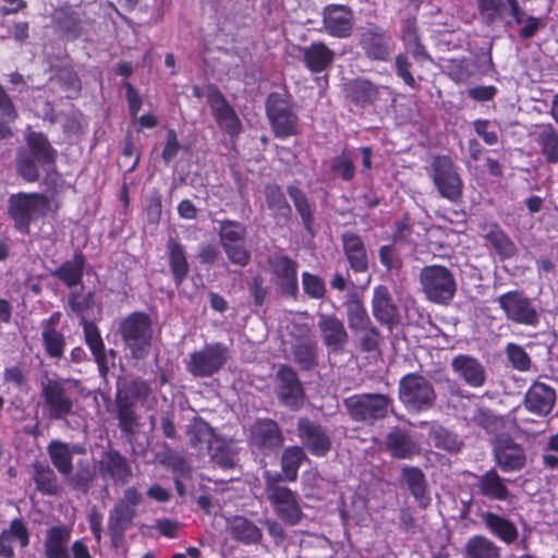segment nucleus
I'll return each instance as SVG.
<instances>
[{
    "instance_id": "nucleus-25",
    "label": "nucleus",
    "mask_w": 558,
    "mask_h": 558,
    "mask_svg": "<svg viewBox=\"0 0 558 558\" xmlns=\"http://www.w3.org/2000/svg\"><path fill=\"white\" fill-rule=\"evenodd\" d=\"M250 440L252 446L267 453L283 445V435L274 420L265 418L254 423Z\"/></svg>"
},
{
    "instance_id": "nucleus-12",
    "label": "nucleus",
    "mask_w": 558,
    "mask_h": 558,
    "mask_svg": "<svg viewBox=\"0 0 558 558\" xmlns=\"http://www.w3.org/2000/svg\"><path fill=\"white\" fill-rule=\"evenodd\" d=\"M496 302L508 320L527 327H536L539 324V313L535 304L522 291L502 293Z\"/></svg>"
},
{
    "instance_id": "nucleus-52",
    "label": "nucleus",
    "mask_w": 558,
    "mask_h": 558,
    "mask_svg": "<svg viewBox=\"0 0 558 558\" xmlns=\"http://www.w3.org/2000/svg\"><path fill=\"white\" fill-rule=\"evenodd\" d=\"M219 238L221 245L245 242V227L234 220L219 221Z\"/></svg>"
},
{
    "instance_id": "nucleus-3",
    "label": "nucleus",
    "mask_w": 558,
    "mask_h": 558,
    "mask_svg": "<svg viewBox=\"0 0 558 558\" xmlns=\"http://www.w3.org/2000/svg\"><path fill=\"white\" fill-rule=\"evenodd\" d=\"M265 492L276 514L289 525H295L302 518V510L296 495L282 485V475L264 471Z\"/></svg>"
},
{
    "instance_id": "nucleus-19",
    "label": "nucleus",
    "mask_w": 558,
    "mask_h": 558,
    "mask_svg": "<svg viewBox=\"0 0 558 558\" xmlns=\"http://www.w3.org/2000/svg\"><path fill=\"white\" fill-rule=\"evenodd\" d=\"M354 15L351 8L343 4H329L323 11L325 32L336 38H348L353 32Z\"/></svg>"
},
{
    "instance_id": "nucleus-18",
    "label": "nucleus",
    "mask_w": 558,
    "mask_h": 558,
    "mask_svg": "<svg viewBox=\"0 0 558 558\" xmlns=\"http://www.w3.org/2000/svg\"><path fill=\"white\" fill-rule=\"evenodd\" d=\"M268 265L275 276L278 290L287 296H296L299 292L298 264L290 257L281 254L268 258Z\"/></svg>"
},
{
    "instance_id": "nucleus-47",
    "label": "nucleus",
    "mask_w": 558,
    "mask_h": 558,
    "mask_svg": "<svg viewBox=\"0 0 558 558\" xmlns=\"http://www.w3.org/2000/svg\"><path fill=\"white\" fill-rule=\"evenodd\" d=\"M169 263L177 284H180L189 272V264L182 246L173 239L168 241Z\"/></svg>"
},
{
    "instance_id": "nucleus-26",
    "label": "nucleus",
    "mask_w": 558,
    "mask_h": 558,
    "mask_svg": "<svg viewBox=\"0 0 558 558\" xmlns=\"http://www.w3.org/2000/svg\"><path fill=\"white\" fill-rule=\"evenodd\" d=\"M99 473L102 478L111 480L114 484L123 486L132 477V469L125 457L117 450H110L101 456Z\"/></svg>"
},
{
    "instance_id": "nucleus-34",
    "label": "nucleus",
    "mask_w": 558,
    "mask_h": 558,
    "mask_svg": "<svg viewBox=\"0 0 558 558\" xmlns=\"http://www.w3.org/2000/svg\"><path fill=\"white\" fill-rule=\"evenodd\" d=\"M481 518L486 529L502 542L512 544L518 538V529L510 520L493 512H484Z\"/></svg>"
},
{
    "instance_id": "nucleus-27",
    "label": "nucleus",
    "mask_w": 558,
    "mask_h": 558,
    "mask_svg": "<svg viewBox=\"0 0 558 558\" xmlns=\"http://www.w3.org/2000/svg\"><path fill=\"white\" fill-rule=\"evenodd\" d=\"M556 401L555 390L544 384L534 383L525 393L524 404L525 408L537 415L545 416L551 410Z\"/></svg>"
},
{
    "instance_id": "nucleus-49",
    "label": "nucleus",
    "mask_w": 558,
    "mask_h": 558,
    "mask_svg": "<svg viewBox=\"0 0 558 558\" xmlns=\"http://www.w3.org/2000/svg\"><path fill=\"white\" fill-rule=\"evenodd\" d=\"M265 196L267 206L274 211L275 217L283 219L290 217L291 207L278 185H267L265 187Z\"/></svg>"
},
{
    "instance_id": "nucleus-22",
    "label": "nucleus",
    "mask_w": 558,
    "mask_h": 558,
    "mask_svg": "<svg viewBox=\"0 0 558 558\" xmlns=\"http://www.w3.org/2000/svg\"><path fill=\"white\" fill-rule=\"evenodd\" d=\"M206 97L219 126L230 135L238 134L241 130L240 119L223 95L216 87L208 86Z\"/></svg>"
},
{
    "instance_id": "nucleus-30",
    "label": "nucleus",
    "mask_w": 558,
    "mask_h": 558,
    "mask_svg": "<svg viewBox=\"0 0 558 558\" xmlns=\"http://www.w3.org/2000/svg\"><path fill=\"white\" fill-rule=\"evenodd\" d=\"M341 241L350 267L355 272L366 271L368 260L366 250L361 238L351 231H347L341 235Z\"/></svg>"
},
{
    "instance_id": "nucleus-11",
    "label": "nucleus",
    "mask_w": 558,
    "mask_h": 558,
    "mask_svg": "<svg viewBox=\"0 0 558 558\" xmlns=\"http://www.w3.org/2000/svg\"><path fill=\"white\" fill-rule=\"evenodd\" d=\"M427 171L444 198L452 203L461 198L463 182L451 158L448 156L435 157Z\"/></svg>"
},
{
    "instance_id": "nucleus-62",
    "label": "nucleus",
    "mask_w": 558,
    "mask_h": 558,
    "mask_svg": "<svg viewBox=\"0 0 558 558\" xmlns=\"http://www.w3.org/2000/svg\"><path fill=\"white\" fill-rule=\"evenodd\" d=\"M245 242L234 243V244H226L222 246L226 255L232 264L239 266H246L250 262L251 254L246 250Z\"/></svg>"
},
{
    "instance_id": "nucleus-64",
    "label": "nucleus",
    "mask_w": 558,
    "mask_h": 558,
    "mask_svg": "<svg viewBox=\"0 0 558 558\" xmlns=\"http://www.w3.org/2000/svg\"><path fill=\"white\" fill-rule=\"evenodd\" d=\"M395 64H396V71H397L398 76L401 77L402 81L408 86L415 88L416 82H415L414 76L411 73V63L409 61V58L405 54L400 53V54L396 56Z\"/></svg>"
},
{
    "instance_id": "nucleus-39",
    "label": "nucleus",
    "mask_w": 558,
    "mask_h": 558,
    "mask_svg": "<svg viewBox=\"0 0 558 558\" xmlns=\"http://www.w3.org/2000/svg\"><path fill=\"white\" fill-rule=\"evenodd\" d=\"M428 437L436 448L450 453L459 452L463 446V441L456 433L437 423H432Z\"/></svg>"
},
{
    "instance_id": "nucleus-32",
    "label": "nucleus",
    "mask_w": 558,
    "mask_h": 558,
    "mask_svg": "<svg viewBox=\"0 0 558 558\" xmlns=\"http://www.w3.org/2000/svg\"><path fill=\"white\" fill-rule=\"evenodd\" d=\"M85 263L86 259L83 253L76 251L72 259L63 262L51 271V275L69 288L76 287L82 282Z\"/></svg>"
},
{
    "instance_id": "nucleus-7",
    "label": "nucleus",
    "mask_w": 558,
    "mask_h": 558,
    "mask_svg": "<svg viewBox=\"0 0 558 558\" xmlns=\"http://www.w3.org/2000/svg\"><path fill=\"white\" fill-rule=\"evenodd\" d=\"M120 333L134 359L142 360L148 355L153 327L147 314L135 312L125 317L120 324Z\"/></svg>"
},
{
    "instance_id": "nucleus-55",
    "label": "nucleus",
    "mask_w": 558,
    "mask_h": 558,
    "mask_svg": "<svg viewBox=\"0 0 558 558\" xmlns=\"http://www.w3.org/2000/svg\"><path fill=\"white\" fill-rule=\"evenodd\" d=\"M39 167L37 160L24 149L17 153L16 168L19 174L27 182H36L39 179Z\"/></svg>"
},
{
    "instance_id": "nucleus-60",
    "label": "nucleus",
    "mask_w": 558,
    "mask_h": 558,
    "mask_svg": "<svg viewBox=\"0 0 558 558\" xmlns=\"http://www.w3.org/2000/svg\"><path fill=\"white\" fill-rule=\"evenodd\" d=\"M302 286L304 292L312 299H322L326 293L324 280L311 272L302 274Z\"/></svg>"
},
{
    "instance_id": "nucleus-41",
    "label": "nucleus",
    "mask_w": 558,
    "mask_h": 558,
    "mask_svg": "<svg viewBox=\"0 0 558 558\" xmlns=\"http://www.w3.org/2000/svg\"><path fill=\"white\" fill-rule=\"evenodd\" d=\"M345 315L351 331H356L372 323L362 299L351 294L344 302Z\"/></svg>"
},
{
    "instance_id": "nucleus-37",
    "label": "nucleus",
    "mask_w": 558,
    "mask_h": 558,
    "mask_svg": "<svg viewBox=\"0 0 558 558\" xmlns=\"http://www.w3.org/2000/svg\"><path fill=\"white\" fill-rule=\"evenodd\" d=\"M70 530L56 526L47 532L45 541V553L48 558H70L68 544L70 542Z\"/></svg>"
},
{
    "instance_id": "nucleus-44",
    "label": "nucleus",
    "mask_w": 558,
    "mask_h": 558,
    "mask_svg": "<svg viewBox=\"0 0 558 558\" xmlns=\"http://www.w3.org/2000/svg\"><path fill=\"white\" fill-rule=\"evenodd\" d=\"M293 356L303 369H311L317 365V345L308 338H301L293 344Z\"/></svg>"
},
{
    "instance_id": "nucleus-20",
    "label": "nucleus",
    "mask_w": 558,
    "mask_h": 558,
    "mask_svg": "<svg viewBox=\"0 0 558 558\" xmlns=\"http://www.w3.org/2000/svg\"><path fill=\"white\" fill-rule=\"evenodd\" d=\"M372 313L374 318L389 330L400 324V311L386 286H377L373 290Z\"/></svg>"
},
{
    "instance_id": "nucleus-36",
    "label": "nucleus",
    "mask_w": 558,
    "mask_h": 558,
    "mask_svg": "<svg viewBox=\"0 0 558 558\" xmlns=\"http://www.w3.org/2000/svg\"><path fill=\"white\" fill-rule=\"evenodd\" d=\"M47 453L61 475L68 476L73 472V450L68 442L51 440L47 446Z\"/></svg>"
},
{
    "instance_id": "nucleus-48",
    "label": "nucleus",
    "mask_w": 558,
    "mask_h": 558,
    "mask_svg": "<svg viewBox=\"0 0 558 558\" xmlns=\"http://www.w3.org/2000/svg\"><path fill=\"white\" fill-rule=\"evenodd\" d=\"M486 239L502 259L511 258L518 252L513 241L498 226L489 230Z\"/></svg>"
},
{
    "instance_id": "nucleus-58",
    "label": "nucleus",
    "mask_w": 558,
    "mask_h": 558,
    "mask_svg": "<svg viewBox=\"0 0 558 558\" xmlns=\"http://www.w3.org/2000/svg\"><path fill=\"white\" fill-rule=\"evenodd\" d=\"M93 475V471L88 465H80L75 473L64 476V481L71 489L87 493Z\"/></svg>"
},
{
    "instance_id": "nucleus-17",
    "label": "nucleus",
    "mask_w": 558,
    "mask_h": 558,
    "mask_svg": "<svg viewBox=\"0 0 558 558\" xmlns=\"http://www.w3.org/2000/svg\"><path fill=\"white\" fill-rule=\"evenodd\" d=\"M298 436L307 450L317 457H325L331 449V437L326 427L301 417L296 425Z\"/></svg>"
},
{
    "instance_id": "nucleus-15",
    "label": "nucleus",
    "mask_w": 558,
    "mask_h": 558,
    "mask_svg": "<svg viewBox=\"0 0 558 558\" xmlns=\"http://www.w3.org/2000/svg\"><path fill=\"white\" fill-rule=\"evenodd\" d=\"M317 328L329 353L343 351L349 342V332L341 318L335 313H318Z\"/></svg>"
},
{
    "instance_id": "nucleus-59",
    "label": "nucleus",
    "mask_w": 558,
    "mask_h": 558,
    "mask_svg": "<svg viewBox=\"0 0 558 558\" xmlns=\"http://www.w3.org/2000/svg\"><path fill=\"white\" fill-rule=\"evenodd\" d=\"M507 356L511 365L521 372H525L531 366V359L525 350L515 343H509L506 348Z\"/></svg>"
},
{
    "instance_id": "nucleus-57",
    "label": "nucleus",
    "mask_w": 558,
    "mask_h": 558,
    "mask_svg": "<svg viewBox=\"0 0 558 558\" xmlns=\"http://www.w3.org/2000/svg\"><path fill=\"white\" fill-rule=\"evenodd\" d=\"M161 463L171 469L178 477H186L191 475L192 468L186 459L177 451L169 450L161 459Z\"/></svg>"
},
{
    "instance_id": "nucleus-61",
    "label": "nucleus",
    "mask_w": 558,
    "mask_h": 558,
    "mask_svg": "<svg viewBox=\"0 0 558 558\" xmlns=\"http://www.w3.org/2000/svg\"><path fill=\"white\" fill-rule=\"evenodd\" d=\"M211 459L216 464L223 469L234 468L238 461L236 452L226 445L214 448Z\"/></svg>"
},
{
    "instance_id": "nucleus-45",
    "label": "nucleus",
    "mask_w": 558,
    "mask_h": 558,
    "mask_svg": "<svg viewBox=\"0 0 558 558\" xmlns=\"http://www.w3.org/2000/svg\"><path fill=\"white\" fill-rule=\"evenodd\" d=\"M307 457L303 448L299 446H291L283 450L281 457L282 474L287 481L294 482L298 477V471L301 463Z\"/></svg>"
},
{
    "instance_id": "nucleus-8",
    "label": "nucleus",
    "mask_w": 558,
    "mask_h": 558,
    "mask_svg": "<svg viewBox=\"0 0 558 558\" xmlns=\"http://www.w3.org/2000/svg\"><path fill=\"white\" fill-rule=\"evenodd\" d=\"M231 356L230 347L222 342L206 343L192 352L185 362L186 371L197 378H207L217 374Z\"/></svg>"
},
{
    "instance_id": "nucleus-46",
    "label": "nucleus",
    "mask_w": 558,
    "mask_h": 558,
    "mask_svg": "<svg viewBox=\"0 0 558 558\" xmlns=\"http://www.w3.org/2000/svg\"><path fill=\"white\" fill-rule=\"evenodd\" d=\"M509 5V15L512 16L518 25H522L519 34L522 38H531L541 27L539 19L526 15L520 8L518 0H507Z\"/></svg>"
},
{
    "instance_id": "nucleus-6",
    "label": "nucleus",
    "mask_w": 558,
    "mask_h": 558,
    "mask_svg": "<svg viewBox=\"0 0 558 558\" xmlns=\"http://www.w3.org/2000/svg\"><path fill=\"white\" fill-rule=\"evenodd\" d=\"M399 399L408 411L424 412L434 408L437 395L427 378L411 373L399 381Z\"/></svg>"
},
{
    "instance_id": "nucleus-54",
    "label": "nucleus",
    "mask_w": 558,
    "mask_h": 558,
    "mask_svg": "<svg viewBox=\"0 0 558 558\" xmlns=\"http://www.w3.org/2000/svg\"><path fill=\"white\" fill-rule=\"evenodd\" d=\"M352 332L356 337L359 348L362 351L373 352L378 349L380 342V331L373 323Z\"/></svg>"
},
{
    "instance_id": "nucleus-31",
    "label": "nucleus",
    "mask_w": 558,
    "mask_h": 558,
    "mask_svg": "<svg viewBox=\"0 0 558 558\" xmlns=\"http://www.w3.org/2000/svg\"><path fill=\"white\" fill-rule=\"evenodd\" d=\"M476 488L488 498L495 500H507L510 497L505 480L495 469H490L482 475H476Z\"/></svg>"
},
{
    "instance_id": "nucleus-23",
    "label": "nucleus",
    "mask_w": 558,
    "mask_h": 558,
    "mask_svg": "<svg viewBox=\"0 0 558 558\" xmlns=\"http://www.w3.org/2000/svg\"><path fill=\"white\" fill-rule=\"evenodd\" d=\"M494 457L496 464L504 472L519 471L526 463L524 449L508 436H501L496 440Z\"/></svg>"
},
{
    "instance_id": "nucleus-4",
    "label": "nucleus",
    "mask_w": 558,
    "mask_h": 558,
    "mask_svg": "<svg viewBox=\"0 0 558 558\" xmlns=\"http://www.w3.org/2000/svg\"><path fill=\"white\" fill-rule=\"evenodd\" d=\"M49 207V198L40 193H17L10 196L8 211L14 228L28 234L31 223L44 217Z\"/></svg>"
},
{
    "instance_id": "nucleus-13",
    "label": "nucleus",
    "mask_w": 558,
    "mask_h": 558,
    "mask_svg": "<svg viewBox=\"0 0 558 558\" xmlns=\"http://www.w3.org/2000/svg\"><path fill=\"white\" fill-rule=\"evenodd\" d=\"M275 393L279 403L290 410H299L305 401L303 386L294 369L280 365L275 376Z\"/></svg>"
},
{
    "instance_id": "nucleus-29",
    "label": "nucleus",
    "mask_w": 558,
    "mask_h": 558,
    "mask_svg": "<svg viewBox=\"0 0 558 558\" xmlns=\"http://www.w3.org/2000/svg\"><path fill=\"white\" fill-rule=\"evenodd\" d=\"M27 148L24 149L31 154L40 167L49 171L54 167L57 150L51 146L47 136L39 132H31L26 137Z\"/></svg>"
},
{
    "instance_id": "nucleus-14",
    "label": "nucleus",
    "mask_w": 558,
    "mask_h": 558,
    "mask_svg": "<svg viewBox=\"0 0 558 558\" xmlns=\"http://www.w3.org/2000/svg\"><path fill=\"white\" fill-rule=\"evenodd\" d=\"M267 116L277 137L286 138L296 134L298 117L290 104L279 94L269 95Z\"/></svg>"
},
{
    "instance_id": "nucleus-9",
    "label": "nucleus",
    "mask_w": 558,
    "mask_h": 558,
    "mask_svg": "<svg viewBox=\"0 0 558 558\" xmlns=\"http://www.w3.org/2000/svg\"><path fill=\"white\" fill-rule=\"evenodd\" d=\"M142 501L141 493L129 487L123 492V496L116 502L109 512L108 531L111 543L114 547H119L123 541L125 531L132 525L137 514L136 507Z\"/></svg>"
},
{
    "instance_id": "nucleus-51",
    "label": "nucleus",
    "mask_w": 558,
    "mask_h": 558,
    "mask_svg": "<svg viewBox=\"0 0 558 558\" xmlns=\"http://www.w3.org/2000/svg\"><path fill=\"white\" fill-rule=\"evenodd\" d=\"M379 94V88L366 80L354 81L350 86V95L354 102L365 106L373 104Z\"/></svg>"
},
{
    "instance_id": "nucleus-40",
    "label": "nucleus",
    "mask_w": 558,
    "mask_h": 558,
    "mask_svg": "<svg viewBox=\"0 0 558 558\" xmlns=\"http://www.w3.org/2000/svg\"><path fill=\"white\" fill-rule=\"evenodd\" d=\"M401 475L415 500L420 505L426 506L429 498L426 494V481L422 470L416 466H404Z\"/></svg>"
},
{
    "instance_id": "nucleus-16",
    "label": "nucleus",
    "mask_w": 558,
    "mask_h": 558,
    "mask_svg": "<svg viewBox=\"0 0 558 558\" xmlns=\"http://www.w3.org/2000/svg\"><path fill=\"white\" fill-rule=\"evenodd\" d=\"M453 374L466 386L478 389L487 381V369L483 362L471 354H457L450 361Z\"/></svg>"
},
{
    "instance_id": "nucleus-5",
    "label": "nucleus",
    "mask_w": 558,
    "mask_h": 558,
    "mask_svg": "<svg viewBox=\"0 0 558 558\" xmlns=\"http://www.w3.org/2000/svg\"><path fill=\"white\" fill-rule=\"evenodd\" d=\"M420 284L426 299L435 304H449L457 292L454 275L440 265L425 266L420 271Z\"/></svg>"
},
{
    "instance_id": "nucleus-10",
    "label": "nucleus",
    "mask_w": 558,
    "mask_h": 558,
    "mask_svg": "<svg viewBox=\"0 0 558 558\" xmlns=\"http://www.w3.org/2000/svg\"><path fill=\"white\" fill-rule=\"evenodd\" d=\"M68 379L45 376L40 380L43 414L49 421H62L73 414L74 401L65 390Z\"/></svg>"
},
{
    "instance_id": "nucleus-1",
    "label": "nucleus",
    "mask_w": 558,
    "mask_h": 558,
    "mask_svg": "<svg viewBox=\"0 0 558 558\" xmlns=\"http://www.w3.org/2000/svg\"><path fill=\"white\" fill-rule=\"evenodd\" d=\"M134 401L147 409L154 407L157 401L149 383L140 377L119 383L117 387L114 402L118 425L126 435H133L138 426Z\"/></svg>"
},
{
    "instance_id": "nucleus-35",
    "label": "nucleus",
    "mask_w": 558,
    "mask_h": 558,
    "mask_svg": "<svg viewBox=\"0 0 558 558\" xmlns=\"http://www.w3.org/2000/svg\"><path fill=\"white\" fill-rule=\"evenodd\" d=\"M335 52L324 43H313L303 49L306 66L315 73L326 70L333 61Z\"/></svg>"
},
{
    "instance_id": "nucleus-42",
    "label": "nucleus",
    "mask_w": 558,
    "mask_h": 558,
    "mask_svg": "<svg viewBox=\"0 0 558 558\" xmlns=\"http://www.w3.org/2000/svg\"><path fill=\"white\" fill-rule=\"evenodd\" d=\"M464 549L469 558H499L501 551L499 546L483 535L469 538Z\"/></svg>"
},
{
    "instance_id": "nucleus-24",
    "label": "nucleus",
    "mask_w": 558,
    "mask_h": 558,
    "mask_svg": "<svg viewBox=\"0 0 558 558\" xmlns=\"http://www.w3.org/2000/svg\"><path fill=\"white\" fill-rule=\"evenodd\" d=\"M82 325L86 344L94 355L101 377H106L110 365H114L116 352L112 349L106 351L100 332L94 323L83 318Z\"/></svg>"
},
{
    "instance_id": "nucleus-33",
    "label": "nucleus",
    "mask_w": 558,
    "mask_h": 558,
    "mask_svg": "<svg viewBox=\"0 0 558 558\" xmlns=\"http://www.w3.org/2000/svg\"><path fill=\"white\" fill-rule=\"evenodd\" d=\"M32 478L36 489L43 495L57 496L62 492V486L56 472L46 463L35 462L33 464Z\"/></svg>"
},
{
    "instance_id": "nucleus-21",
    "label": "nucleus",
    "mask_w": 558,
    "mask_h": 558,
    "mask_svg": "<svg viewBox=\"0 0 558 558\" xmlns=\"http://www.w3.org/2000/svg\"><path fill=\"white\" fill-rule=\"evenodd\" d=\"M360 46L367 58L376 61H388L391 54V38L380 27L372 25L360 34Z\"/></svg>"
},
{
    "instance_id": "nucleus-28",
    "label": "nucleus",
    "mask_w": 558,
    "mask_h": 558,
    "mask_svg": "<svg viewBox=\"0 0 558 558\" xmlns=\"http://www.w3.org/2000/svg\"><path fill=\"white\" fill-rule=\"evenodd\" d=\"M385 447L397 459H412L420 453L418 444L400 427H393L385 438Z\"/></svg>"
},
{
    "instance_id": "nucleus-50",
    "label": "nucleus",
    "mask_w": 558,
    "mask_h": 558,
    "mask_svg": "<svg viewBox=\"0 0 558 558\" xmlns=\"http://www.w3.org/2000/svg\"><path fill=\"white\" fill-rule=\"evenodd\" d=\"M478 10L487 24L502 21L509 15L508 2L502 0H478Z\"/></svg>"
},
{
    "instance_id": "nucleus-63",
    "label": "nucleus",
    "mask_w": 558,
    "mask_h": 558,
    "mask_svg": "<svg viewBox=\"0 0 558 558\" xmlns=\"http://www.w3.org/2000/svg\"><path fill=\"white\" fill-rule=\"evenodd\" d=\"M331 169L344 181H351L355 174L353 161L345 155L335 157L331 162Z\"/></svg>"
},
{
    "instance_id": "nucleus-2",
    "label": "nucleus",
    "mask_w": 558,
    "mask_h": 558,
    "mask_svg": "<svg viewBox=\"0 0 558 558\" xmlns=\"http://www.w3.org/2000/svg\"><path fill=\"white\" fill-rule=\"evenodd\" d=\"M344 408L354 422L373 426L393 413V400L385 393H356L343 400Z\"/></svg>"
},
{
    "instance_id": "nucleus-56",
    "label": "nucleus",
    "mask_w": 558,
    "mask_h": 558,
    "mask_svg": "<svg viewBox=\"0 0 558 558\" xmlns=\"http://www.w3.org/2000/svg\"><path fill=\"white\" fill-rule=\"evenodd\" d=\"M187 434L191 445L197 447L198 445L209 444L214 436V430L204 420L195 418L189 425Z\"/></svg>"
},
{
    "instance_id": "nucleus-38",
    "label": "nucleus",
    "mask_w": 558,
    "mask_h": 558,
    "mask_svg": "<svg viewBox=\"0 0 558 558\" xmlns=\"http://www.w3.org/2000/svg\"><path fill=\"white\" fill-rule=\"evenodd\" d=\"M534 140L546 161L558 162V132L551 124L541 125L534 133Z\"/></svg>"
},
{
    "instance_id": "nucleus-43",
    "label": "nucleus",
    "mask_w": 558,
    "mask_h": 558,
    "mask_svg": "<svg viewBox=\"0 0 558 558\" xmlns=\"http://www.w3.org/2000/svg\"><path fill=\"white\" fill-rule=\"evenodd\" d=\"M232 537L244 544H256L262 538V531L250 520L236 517L230 524Z\"/></svg>"
},
{
    "instance_id": "nucleus-53",
    "label": "nucleus",
    "mask_w": 558,
    "mask_h": 558,
    "mask_svg": "<svg viewBox=\"0 0 558 558\" xmlns=\"http://www.w3.org/2000/svg\"><path fill=\"white\" fill-rule=\"evenodd\" d=\"M41 341L47 355L51 359H61L64 354L65 338L58 330H41Z\"/></svg>"
}]
</instances>
